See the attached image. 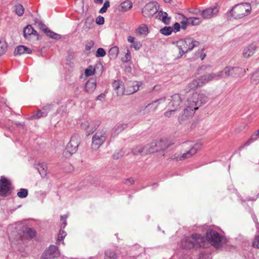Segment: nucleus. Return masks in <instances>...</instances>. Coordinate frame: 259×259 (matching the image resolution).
I'll use <instances>...</instances> for the list:
<instances>
[{
	"mask_svg": "<svg viewBox=\"0 0 259 259\" xmlns=\"http://www.w3.org/2000/svg\"><path fill=\"white\" fill-rule=\"evenodd\" d=\"M207 101V97L203 94L195 92L190 95L185 103V109L180 119L183 120L185 117H192L199 107Z\"/></svg>",
	"mask_w": 259,
	"mask_h": 259,
	"instance_id": "1",
	"label": "nucleus"
},
{
	"mask_svg": "<svg viewBox=\"0 0 259 259\" xmlns=\"http://www.w3.org/2000/svg\"><path fill=\"white\" fill-rule=\"evenodd\" d=\"M183 102V99L179 94H176L171 96L169 99H166L165 97L161 98L149 104L146 108L152 109L155 110L157 107L160 108L165 107L179 110Z\"/></svg>",
	"mask_w": 259,
	"mask_h": 259,
	"instance_id": "2",
	"label": "nucleus"
},
{
	"mask_svg": "<svg viewBox=\"0 0 259 259\" xmlns=\"http://www.w3.org/2000/svg\"><path fill=\"white\" fill-rule=\"evenodd\" d=\"M201 148V145L199 144L191 142H186L182 145L181 155L176 156V154H175L173 155L172 158L177 160L189 158L195 155Z\"/></svg>",
	"mask_w": 259,
	"mask_h": 259,
	"instance_id": "3",
	"label": "nucleus"
},
{
	"mask_svg": "<svg viewBox=\"0 0 259 259\" xmlns=\"http://www.w3.org/2000/svg\"><path fill=\"white\" fill-rule=\"evenodd\" d=\"M251 9V6L249 3H242L235 5L230 11V14L234 19H241L248 15Z\"/></svg>",
	"mask_w": 259,
	"mask_h": 259,
	"instance_id": "4",
	"label": "nucleus"
},
{
	"mask_svg": "<svg viewBox=\"0 0 259 259\" xmlns=\"http://www.w3.org/2000/svg\"><path fill=\"white\" fill-rule=\"evenodd\" d=\"M199 42L191 38L181 39L177 41V46L181 57L183 54L197 46Z\"/></svg>",
	"mask_w": 259,
	"mask_h": 259,
	"instance_id": "5",
	"label": "nucleus"
},
{
	"mask_svg": "<svg viewBox=\"0 0 259 259\" xmlns=\"http://www.w3.org/2000/svg\"><path fill=\"white\" fill-rule=\"evenodd\" d=\"M80 138L78 135H73L71 137L69 142L63 151V155L65 157H69L75 153L79 144Z\"/></svg>",
	"mask_w": 259,
	"mask_h": 259,
	"instance_id": "6",
	"label": "nucleus"
},
{
	"mask_svg": "<svg viewBox=\"0 0 259 259\" xmlns=\"http://www.w3.org/2000/svg\"><path fill=\"white\" fill-rule=\"evenodd\" d=\"M106 137V131L103 130L96 132L92 138V148L94 150H97L105 142Z\"/></svg>",
	"mask_w": 259,
	"mask_h": 259,
	"instance_id": "7",
	"label": "nucleus"
},
{
	"mask_svg": "<svg viewBox=\"0 0 259 259\" xmlns=\"http://www.w3.org/2000/svg\"><path fill=\"white\" fill-rule=\"evenodd\" d=\"M12 185L11 182L4 176L0 178V196L6 197L12 193Z\"/></svg>",
	"mask_w": 259,
	"mask_h": 259,
	"instance_id": "8",
	"label": "nucleus"
},
{
	"mask_svg": "<svg viewBox=\"0 0 259 259\" xmlns=\"http://www.w3.org/2000/svg\"><path fill=\"white\" fill-rule=\"evenodd\" d=\"M206 239L214 246L218 247L221 245L224 238L216 231L211 230L207 232Z\"/></svg>",
	"mask_w": 259,
	"mask_h": 259,
	"instance_id": "9",
	"label": "nucleus"
},
{
	"mask_svg": "<svg viewBox=\"0 0 259 259\" xmlns=\"http://www.w3.org/2000/svg\"><path fill=\"white\" fill-rule=\"evenodd\" d=\"M157 12L155 2H150L147 4L143 8L142 13L145 18H151Z\"/></svg>",
	"mask_w": 259,
	"mask_h": 259,
	"instance_id": "10",
	"label": "nucleus"
},
{
	"mask_svg": "<svg viewBox=\"0 0 259 259\" xmlns=\"http://www.w3.org/2000/svg\"><path fill=\"white\" fill-rule=\"evenodd\" d=\"M141 84V82L137 81H128L125 88V95H131L136 93L139 90Z\"/></svg>",
	"mask_w": 259,
	"mask_h": 259,
	"instance_id": "11",
	"label": "nucleus"
},
{
	"mask_svg": "<svg viewBox=\"0 0 259 259\" xmlns=\"http://www.w3.org/2000/svg\"><path fill=\"white\" fill-rule=\"evenodd\" d=\"M159 151H164L174 144V142L168 138H162L156 141Z\"/></svg>",
	"mask_w": 259,
	"mask_h": 259,
	"instance_id": "12",
	"label": "nucleus"
},
{
	"mask_svg": "<svg viewBox=\"0 0 259 259\" xmlns=\"http://www.w3.org/2000/svg\"><path fill=\"white\" fill-rule=\"evenodd\" d=\"M60 253L57 247L51 245L44 253L43 257L45 259L53 258L59 256Z\"/></svg>",
	"mask_w": 259,
	"mask_h": 259,
	"instance_id": "13",
	"label": "nucleus"
},
{
	"mask_svg": "<svg viewBox=\"0 0 259 259\" xmlns=\"http://www.w3.org/2000/svg\"><path fill=\"white\" fill-rule=\"evenodd\" d=\"M257 47L256 44L252 43L246 46L243 50L242 55L245 58H249L256 52Z\"/></svg>",
	"mask_w": 259,
	"mask_h": 259,
	"instance_id": "14",
	"label": "nucleus"
},
{
	"mask_svg": "<svg viewBox=\"0 0 259 259\" xmlns=\"http://www.w3.org/2000/svg\"><path fill=\"white\" fill-rule=\"evenodd\" d=\"M218 12V7L213 6L202 11L201 15L204 19H210L215 16Z\"/></svg>",
	"mask_w": 259,
	"mask_h": 259,
	"instance_id": "15",
	"label": "nucleus"
},
{
	"mask_svg": "<svg viewBox=\"0 0 259 259\" xmlns=\"http://www.w3.org/2000/svg\"><path fill=\"white\" fill-rule=\"evenodd\" d=\"M192 239L194 241V242H195V246L199 247H204V242L207 240L206 237L205 238L198 234H192Z\"/></svg>",
	"mask_w": 259,
	"mask_h": 259,
	"instance_id": "16",
	"label": "nucleus"
},
{
	"mask_svg": "<svg viewBox=\"0 0 259 259\" xmlns=\"http://www.w3.org/2000/svg\"><path fill=\"white\" fill-rule=\"evenodd\" d=\"M37 36L38 34L36 30L30 25H28L23 30V35L26 39H30L31 35Z\"/></svg>",
	"mask_w": 259,
	"mask_h": 259,
	"instance_id": "17",
	"label": "nucleus"
},
{
	"mask_svg": "<svg viewBox=\"0 0 259 259\" xmlns=\"http://www.w3.org/2000/svg\"><path fill=\"white\" fill-rule=\"evenodd\" d=\"M145 151H144V153L146 154L159 151L156 141L152 142L149 144L145 146Z\"/></svg>",
	"mask_w": 259,
	"mask_h": 259,
	"instance_id": "18",
	"label": "nucleus"
},
{
	"mask_svg": "<svg viewBox=\"0 0 259 259\" xmlns=\"http://www.w3.org/2000/svg\"><path fill=\"white\" fill-rule=\"evenodd\" d=\"M246 70L240 67H233L231 76L233 78L242 77L245 75Z\"/></svg>",
	"mask_w": 259,
	"mask_h": 259,
	"instance_id": "19",
	"label": "nucleus"
},
{
	"mask_svg": "<svg viewBox=\"0 0 259 259\" xmlns=\"http://www.w3.org/2000/svg\"><path fill=\"white\" fill-rule=\"evenodd\" d=\"M135 33L137 36L145 37L148 33V26L145 24L140 25L136 29Z\"/></svg>",
	"mask_w": 259,
	"mask_h": 259,
	"instance_id": "20",
	"label": "nucleus"
},
{
	"mask_svg": "<svg viewBox=\"0 0 259 259\" xmlns=\"http://www.w3.org/2000/svg\"><path fill=\"white\" fill-rule=\"evenodd\" d=\"M201 87H202V82H201L199 77L193 79L188 84L189 91L195 90Z\"/></svg>",
	"mask_w": 259,
	"mask_h": 259,
	"instance_id": "21",
	"label": "nucleus"
},
{
	"mask_svg": "<svg viewBox=\"0 0 259 259\" xmlns=\"http://www.w3.org/2000/svg\"><path fill=\"white\" fill-rule=\"evenodd\" d=\"M80 126L82 129L87 131L88 135L93 134L96 130V128L95 127H93L89 122L87 120L83 121L81 123Z\"/></svg>",
	"mask_w": 259,
	"mask_h": 259,
	"instance_id": "22",
	"label": "nucleus"
},
{
	"mask_svg": "<svg viewBox=\"0 0 259 259\" xmlns=\"http://www.w3.org/2000/svg\"><path fill=\"white\" fill-rule=\"evenodd\" d=\"M31 52V50L24 46H19L16 48L14 51L15 55H21L25 53L30 54Z\"/></svg>",
	"mask_w": 259,
	"mask_h": 259,
	"instance_id": "23",
	"label": "nucleus"
},
{
	"mask_svg": "<svg viewBox=\"0 0 259 259\" xmlns=\"http://www.w3.org/2000/svg\"><path fill=\"white\" fill-rule=\"evenodd\" d=\"M113 85L115 88L117 96L125 95V88H124L122 84L119 83L118 81H115Z\"/></svg>",
	"mask_w": 259,
	"mask_h": 259,
	"instance_id": "24",
	"label": "nucleus"
},
{
	"mask_svg": "<svg viewBox=\"0 0 259 259\" xmlns=\"http://www.w3.org/2000/svg\"><path fill=\"white\" fill-rule=\"evenodd\" d=\"M132 7V2L130 0H126L120 4L119 10L121 12H126L131 9Z\"/></svg>",
	"mask_w": 259,
	"mask_h": 259,
	"instance_id": "25",
	"label": "nucleus"
},
{
	"mask_svg": "<svg viewBox=\"0 0 259 259\" xmlns=\"http://www.w3.org/2000/svg\"><path fill=\"white\" fill-rule=\"evenodd\" d=\"M201 82H202V86L206 83L212 80L213 79L217 78V74L215 73H210L207 75L202 76L199 77Z\"/></svg>",
	"mask_w": 259,
	"mask_h": 259,
	"instance_id": "26",
	"label": "nucleus"
},
{
	"mask_svg": "<svg viewBox=\"0 0 259 259\" xmlns=\"http://www.w3.org/2000/svg\"><path fill=\"white\" fill-rule=\"evenodd\" d=\"M156 18L160 19L165 24H168L170 23V17L167 16V14L161 11L158 13Z\"/></svg>",
	"mask_w": 259,
	"mask_h": 259,
	"instance_id": "27",
	"label": "nucleus"
},
{
	"mask_svg": "<svg viewBox=\"0 0 259 259\" xmlns=\"http://www.w3.org/2000/svg\"><path fill=\"white\" fill-rule=\"evenodd\" d=\"M96 88V83L95 81H88L85 85V91L87 93H92Z\"/></svg>",
	"mask_w": 259,
	"mask_h": 259,
	"instance_id": "28",
	"label": "nucleus"
},
{
	"mask_svg": "<svg viewBox=\"0 0 259 259\" xmlns=\"http://www.w3.org/2000/svg\"><path fill=\"white\" fill-rule=\"evenodd\" d=\"M232 68L233 67L231 66L225 67L219 74H217V77H227L231 76Z\"/></svg>",
	"mask_w": 259,
	"mask_h": 259,
	"instance_id": "29",
	"label": "nucleus"
},
{
	"mask_svg": "<svg viewBox=\"0 0 259 259\" xmlns=\"http://www.w3.org/2000/svg\"><path fill=\"white\" fill-rule=\"evenodd\" d=\"M202 22V19L199 17L187 18V23L192 26L198 25Z\"/></svg>",
	"mask_w": 259,
	"mask_h": 259,
	"instance_id": "30",
	"label": "nucleus"
},
{
	"mask_svg": "<svg viewBox=\"0 0 259 259\" xmlns=\"http://www.w3.org/2000/svg\"><path fill=\"white\" fill-rule=\"evenodd\" d=\"M182 246L185 248H192L195 247V242L191 238H187L182 242Z\"/></svg>",
	"mask_w": 259,
	"mask_h": 259,
	"instance_id": "31",
	"label": "nucleus"
},
{
	"mask_svg": "<svg viewBox=\"0 0 259 259\" xmlns=\"http://www.w3.org/2000/svg\"><path fill=\"white\" fill-rule=\"evenodd\" d=\"M24 235L28 238H32L35 236L36 232L32 228L27 227L23 230Z\"/></svg>",
	"mask_w": 259,
	"mask_h": 259,
	"instance_id": "32",
	"label": "nucleus"
},
{
	"mask_svg": "<svg viewBox=\"0 0 259 259\" xmlns=\"http://www.w3.org/2000/svg\"><path fill=\"white\" fill-rule=\"evenodd\" d=\"M119 52V49L117 47H112L108 52V55L110 59H114L117 56Z\"/></svg>",
	"mask_w": 259,
	"mask_h": 259,
	"instance_id": "33",
	"label": "nucleus"
},
{
	"mask_svg": "<svg viewBox=\"0 0 259 259\" xmlns=\"http://www.w3.org/2000/svg\"><path fill=\"white\" fill-rule=\"evenodd\" d=\"M144 151H145V147L141 146H137L134 147L132 149V153L134 155H138V154H143L146 155L144 153Z\"/></svg>",
	"mask_w": 259,
	"mask_h": 259,
	"instance_id": "34",
	"label": "nucleus"
},
{
	"mask_svg": "<svg viewBox=\"0 0 259 259\" xmlns=\"http://www.w3.org/2000/svg\"><path fill=\"white\" fill-rule=\"evenodd\" d=\"M44 30V32H45L47 35L50 37L55 39H59L61 38V35L60 34L51 31L49 29L45 28Z\"/></svg>",
	"mask_w": 259,
	"mask_h": 259,
	"instance_id": "35",
	"label": "nucleus"
},
{
	"mask_svg": "<svg viewBox=\"0 0 259 259\" xmlns=\"http://www.w3.org/2000/svg\"><path fill=\"white\" fill-rule=\"evenodd\" d=\"M259 137V129L244 143V146H248L252 141H256Z\"/></svg>",
	"mask_w": 259,
	"mask_h": 259,
	"instance_id": "36",
	"label": "nucleus"
},
{
	"mask_svg": "<svg viewBox=\"0 0 259 259\" xmlns=\"http://www.w3.org/2000/svg\"><path fill=\"white\" fill-rule=\"evenodd\" d=\"M7 44L3 39L0 40V56L4 54L7 50Z\"/></svg>",
	"mask_w": 259,
	"mask_h": 259,
	"instance_id": "37",
	"label": "nucleus"
},
{
	"mask_svg": "<svg viewBox=\"0 0 259 259\" xmlns=\"http://www.w3.org/2000/svg\"><path fill=\"white\" fill-rule=\"evenodd\" d=\"M38 170L40 175L44 177L47 175V166L45 164H41L38 165Z\"/></svg>",
	"mask_w": 259,
	"mask_h": 259,
	"instance_id": "38",
	"label": "nucleus"
},
{
	"mask_svg": "<svg viewBox=\"0 0 259 259\" xmlns=\"http://www.w3.org/2000/svg\"><path fill=\"white\" fill-rule=\"evenodd\" d=\"M172 27L165 26L160 30V32L164 35H169L172 33Z\"/></svg>",
	"mask_w": 259,
	"mask_h": 259,
	"instance_id": "39",
	"label": "nucleus"
},
{
	"mask_svg": "<svg viewBox=\"0 0 259 259\" xmlns=\"http://www.w3.org/2000/svg\"><path fill=\"white\" fill-rule=\"evenodd\" d=\"M251 80L253 82H259V68L251 74Z\"/></svg>",
	"mask_w": 259,
	"mask_h": 259,
	"instance_id": "40",
	"label": "nucleus"
},
{
	"mask_svg": "<svg viewBox=\"0 0 259 259\" xmlns=\"http://www.w3.org/2000/svg\"><path fill=\"white\" fill-rule=\"evenodd\" d=\"M105 259H116L115 252L111 250H107L105 253Z\"/></svg>",
	"mask_w": 259,
	"mask_h": 259,
	"instance_id": "41",
	"label": "nucleus"
},
{
	"mask_svg": "<svg viewBox=\"0 0 259 259\" xmlns=\"http://www.w3.org/2000/svg\"><path fill=\"white\" fill-rule=\"evenodd\" d=\"M15 7H16V10H15L16 13L18 16H22L24 14V8L23 6L22 5L18 4V5H16L15 6Z\"/></svg>",
	"mask_w": 259,
	"mask_h": 259,
	"instance_id": "42",
	"label": "nucleus"
},
{
	"mask_svg": "<svg viewBox=\"0 0 259 259\" xmlns=\"http://www.w3.org/2000/svg\"><path fill=\"white\" fill-rule=\"evenodd\" d=\"M28 190L26 189H21L17 193V196L21 198H24L27 196Z\"/></svg>",
	"mask_w": 259,
	"mask_h": 259,
	"instance_id": "43",
	"label": "nucleus"
},
{
	"mask_svg": "<svg viewBox=\"0 0 259 259\" xmlns=\"http://www.w3.org/2000/svg\"><path fill=\"white\" fill-rule=\"evenodd\" d=\"M127 127V124L124 123H118L115 126V132L118 133L122 130L125 129Z\"/></svg>",
	"mask_w": 259,
	"mask_h": 259,
	"instance_id": "44",
	"label": "nucleus"
},
{
	"mask_svg": "<svg viewBox=\"0 0 259 259\" xmlns=\"http://www.w3.org/2000/svg\"><path fill=\"white\" fill-rule=\"evenodd\" d=\"M131 52L128 50H127L124 57L122 58L121 60L123 62H128L131 61Z\"/></svg>",
	"mask_w": 259,
	"mask_h": 259,
	"instance_id": "45",
	"label": "nucleus"
},
{
	"mask_svg": "<svg viewBox=\"0 0 259 259\" xmlns=\"http://www.w3.org/2000/svg\"><path fill=\"white\" fill-rule=\"evenodd\" d=\"M110 7V3L108 1H106L103 5L102 8H101L99 11L100 13H104L107 11V9Z\"/></svg>",
	"mask_w": 259,
	"mask_h": 259,
	"instance_id": "46",
	"label": "nucleus"
},
{
	"mask_svg": "<svg viewBox=\"0 0 259 259\" xmlns=\"http://www.w3.org/2000/svg\"><path fill=\"white\" fill-rule=\"evenodd\" d=\"M246 125L247 124L245 123H243L240 124L235 129V133L236 134L240 133L243 130H244L246 128Z\"/></svg>",
	"mask_w": 259,
	"mask_h": 259,
	"instance_id": "47",
	"label": "nucleus"
},
{
	"mask_svg": "<svg viewBox=\"0 0 259 259\" xmlns=\"http://www.w3.org/2000/svg\"><path fill=\"white\" fill-rule=\"evenodd\" d=\"M46 115H47V114L46 113L42 112L41 110H39L36 114H34L32 116V118L38 119L41 117L46 116Z\"/></svg>",
	"mask_w": 259,
	"mask_h": 259,
	"instance_id": "48",
	"label": "nucleus"
},
{
	"mask_svg": "<svg viewBox=\"0 0 259 259\" xmlns=\"http://www.w3.org/2000/svg\"><path fill=\"white\" fill-rule=\"evenodd\" d=\"M106 55V52L103 48H99L97 52L96 56V57H104Z\"/></svg>",
	"mask_w": 259,
	"mask_h": 259,
	"instance_id": "49",
	"label": "nucleus"
},
{
	"mask_svg": "<svg viewBox=\"0 0 259 259\" xmlns=\"http://www.w3.org/2000/svg\"><path fill=\"white\" fill-rule=\"evenodd\" d=\"M168 110L164 112V115L166 117H170L175 114V112L177 111L173 108H167Z\"/></svg>",
	"mask_w": 259,
	"mask_h": 259,
	"instance_id": "50",
	"label": "nucleus"
},
{
	"mask_svg": "<svg viewBox=\"0 0 259 259\" xmlns=\"http://www.w3.org/2000/svg\"><path fill=\"white\" fill-rule=\"evenodd\" d=\"M131 47L134 48L136 50H139L142 47V44L139 41H134Z\"/></svg>",
	"mask_w": 259,
	"mask_h": 259,
	"instance_id": "51",
	"label": "nucleus"
},
{
	"mask_svg": "<svg viewBox=\"0 0 259 259\" xmlns=\"http://www.w3.org/2000/svg\"><path fill=\"white\" fill-rule=\"evenodd\" d=\"M93 23L94 20L93 19L88 18L85 22L84 26L87 28L90 29L93 27Z\"/></svg>",
	"mask_w": 259,
	"mask_h": 259,
	"instance_id": "52",
	"label": "nucleus"
},
{
	"mask_svg": "<svg viewBox=\"0 0 259 259\" xmlns=\"http://www.w3.org/2000/svg\"><path fill=\"white\" fill-rule=\"evenodd\" d=\"M252 245L253 247L259 249V235L254 238Z\"/></svg>",
	"mask_w": 259,
	"mask_h": 259,
	"instance_id": "53",
	"label": "nucleus"
},
{
	"mask_svg": "<svg viewBox=\"0 0 259 259\" xmlns=\"http://www.w3.org/2000/svg\"><path fill=\"white\" fill-rule=\"evenodd\" d=\"M66 233L65 231H64L63 230L61 229L59 232L58 235V239L59 241L62 240L66 236Z\"/></svg>",
	"mask_w": 259,
	"mask_h": 259,
	"instance_id": "54",
	"label": "nucleus"
},
{
	"mask_svg": "<svg viewBox=\"0 0 259 259\" xmlns=\"http://www.w3.org/2000/svg\"><path fill=\"white\" fill-rule=\"evenodd\" d=\"M35 25H36L37 27H38L40 29L44 31L45 28H47L46 26L42 24L41 22L39 21H35Z\"/></svg>",
	"mask_w": 259,
	"mask_h": 259,
	"instance_id": "55",
	"label": "nucleus"
},
{
	"mask_svg": "<svg viewBox=\"0 0 259 259\" xmlns=\"http://www.w3.org/2000/svg\"><path fill=\"white\" fill-rule=\"evenodd\" d=\"M96 23L99 25L103 24L104 23V17L101 16H99L96 19Z\"/></svg>",
	"mask_w": 259,
	"mask_h": 259,
	"instance_id": "56",
	"label": "nucleus"
},
{
	"mask_svg": "<svg viewBox=\"0 0 259 259\" xmlns=\"http://www.w3.org/2000/svg\"><path fill=\"white\" fill-rule=\"evenodd\" d=\"M95 70H92L90 69H86L85 70V74L87 76H91L94 74Z\"/></svg>",
	"mask_w": 259,
	"mask_h": 259,
	"instance_id": "57",
	"label": "nucleus"
},
{
	"mask_svg": "<svg viewBox=\"0 0 259 259\" xmlns=\"http://www.w3.org/2000/svg\"><path fill=\"white\" fill-rule=\"evenodd\" d=\"M180 27L181 26L179 23L176 22L174 24V29L176 32H178L180 30Z\"/></svg>",
	"mask_w": 259,
	"mask_h": 259,
	"instance_id": "58",
	"label": "nucleus"
},
{
	"mask_svg": "<svg viewBox=\"0 0 259 259\" xmlns=\"http://www.w3.org/2000/svg\"><path fill=\"white\" fill-rule=\"evenodd\" d=\"M182 24V28L183 29H185L187 27V25H188L187 23V18H185V20L181 22Z\"/></svg>",
	"mask_w": 259,
	"mask_h": 259,
	"instance_id": "59",
	"label": "nucleus"
},
{
	"mask_svg": "<svg viewBox=\"0 0 259 259\" xmlns=\"http://www.w3.org/2000/svg\"><path fill=\"white\" fill-rule=\"evenodd\" d=\"M135 37L132 36H128L127 37V41L130 43H133L135 41Z\"/></svg>",
	"mask_w": 259,
	"mask_h": 259,
	"instance_id": "60",
	"label": "nucleus"
},
{
	"mask_svg": "<svg viewBox=\"0 0 259 259\" xmlns=\"http://www.w3.org/2000/svg\"><path fill=\"white\" fill-rule=\"evenodd\" d=\"M105 97V95L104 94H101L97 97V100H101L102 98H104Z\"/></svg>",
	"mask_w": 259,
	"mask_h": 259,
	"instance_id": "61",
	"label": "nucleus"
},
{
	"mask_svg": "<svg viewBox=\"0 0 259 259\" xmlns=\"http://www.w3.org/2000/svg\"><path fill=\"white\" fill-rule=\"evenodd\" d=\"M66 216H65V217H63V216H61V221L64 223V224H65V222L66 221Z\"/></svg>",
	"mask_w": 259,
	"mask_h": 259,
	"instance_id": "62",
	"label": "nucleus"
},
{
	"mask_svg": "<svg viewBox=\"0 0 259 259\" xmlns=\"http://www.w3.org/2000/svg\"><path fill=\"white\" fill-rule=\"evenodd\" d=\"M205 57H206V54H202L200 56V58H201L202 60H203L205 58Z\"/></svg>",
	"mask_w": 259,
	"mask_h": 259,
	"instance_id": "63",
	"label": "nucleus"
},
{
	"mask_svg": "<svg viewBox=\"0 0 259 259\" xmlns=\"http://www.w3.org/2000/svg\"><path fill=\"white\" fill-rule=\"evenodd\" d=\"M127 181H128L130 183H131L132 184H134L135 181L133 179H128L127 180Z\"/></svg>",
	"mask_w": 259,
	"mask_h": 259,
	"instance_id": "64",
	"label": "nucleus"
}]
</instances>
